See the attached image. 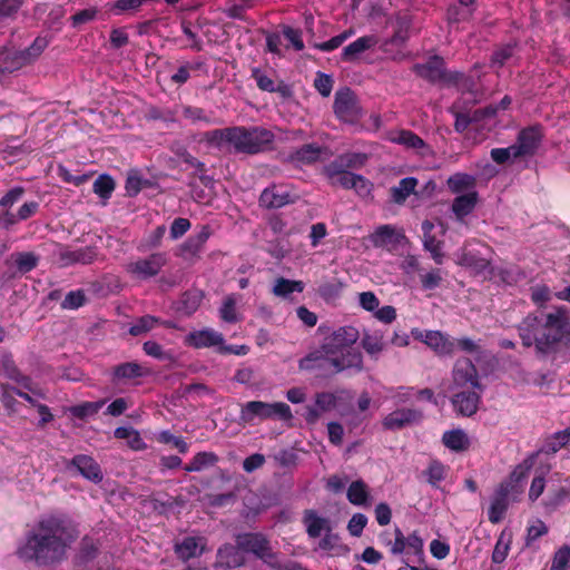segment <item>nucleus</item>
<instances>
[{"label":"nucleus","instance_id":"1","mask_svg":"<svg viewBox=\"0 0 570 570\" xmlns=\"http://www.w3.org/2000/svg\"><path fill=\"white\" fill-rule=\"evenodd\" d=\"M78 532L62 514L42 515L19 541L16 554L23 562L38 567L60 563L76 541Z\"/></svg>","mask_w":570,"mask_h":570},{"label":"nucleus","instance_id":"2","mask_svg":"<svg viewBox=\"0 0 570 570\" xmlns=\"http://www.w3.org/2000/svg\"><path fill=\"white\" fill-rule=\"evenodd\" d=\"M360 332L354 326H341L325 336L317 348L299 360L303 371L317 372L321 375H334L346 370H363L362 353L354 347Z\"/></svg>","mask_w":570,"mask_h":570},{"label":"nucleus","instance_id":"3","mask_svg":"<svg viewBox=\"0 0 570 570\" xmlns=\"http://www.w3.org/2000/svg\"><path fill=\"white\" fill-rule=\"evenodd\" d=\"M522 344H533L541 353H547L558 343L570 342V316L566 306L556 307L544 317L529 314L518 326Z\"/></svg>","mask_w":570,"mask_h":570},{"label":"nucleus","instance_id":"4","mask_svg":"<svg viewBox=\"0 0 570 570\" xmlns=\"http://www.w3.org/2000/svg\"><path fill=\"white\" fill-rule=\"evenodd\" d=\"M413 70L420 77L438 83L454 85L462 92H469L473 96V100L478 99L475 85L471 78L465 77L458 71H446L442 58L434 56L423 63H416Z\"/></svg>","mask_w":570,"mask_h":570},{"label":"nucleus","instance_id":"5","mask_svg":"<svg viewBox=\"0 0 570 570\" xmlns=\"http://www.w3.org/2000/svg\"><path fill=\"white\" fill-rule=\"evenodd\" d=\"M524 478V470L520 466L511 473L509 480L497 488L488 511L489 520L492 523H499L503 519L509 503L519 499L523 492Z\"/></svg>","mask_w":570,"mask_h":570},{"label":"nucleus","instance_id":"6","mask_svg":"<svg viewBox=\"0 0 570 570\" xmlns=\"http://www.w3.org/2000/svg\"><path fill=\"white\" fill-rule=\"evenodd\" d=\"M386 546H389L391 554L403 556L402 562L404 568L409 570H436L430 567L410 564L411 558H413L412 561H422L424 558V541L417 531H413L405 537L400 528H395L394 541L386 542Z\"/></svg>","mask_w":570,"mask_h":570},{"label":"nucleus","instance_id":"7","mask_svg":"<svg viewBox=\"0 0 570 570\" xmlns=\"http://www.w3.org/2000/svg\"><path fill=\"white\" fill-rule=\"evenodd\" d=\"M236 543L243 552H249L271 566L272 570H307L301 564L287 561L279 563L272 552L268 540L261 533H244L236 538Z\"/></svg>","mask_w":570,"mask_h":570},{"label":"nucleus","instance_id":"8","mask_svg":"<svg viewBox=\"0 0 570 570\" xmlns=\"http://www.w3.org/2000/svg\"><path fill=\"white\" fill-rule=\"evenodd\" d=\"M274 134L264 127H234L233 148L237 153L258 154L268 149Z\"/></svg>","mask_w":570,"mask_h":570},{"label":"nucleus","instance_id":"9","mask_svg":"<svg viewBox=\"0 0 570 570\" xmlns=\"http://www.w3.org/2000/svg\"><path fill=\"white\" fill-rule=\"evenodd\" d=\"M293 417L292 410L284 402L267 403L263 401H249L242 405L239 420L243 423L252 424L256 419L259 421L279 419L288 421Z\"/></svg>","mask_w":570,"mask_h":570},{"label":"nucleus","instance_id":"10","mask_svg":"<svg viewBox=\"0 0 570 570\" xmlns=\"http://www.w3.org/2000/svg\"><path fill=\"white\" fill-rule=\"evenodd\" d=\"M50 253L52 262L61 268H66L76 264H90L97 257L95 247L87 246L72 248L71 246L60 243H52Z\"/></svg>","mask_w":570,"mask_h":570},{"label":"nucleus","instance_id":"11","mask_svg":"<svg viewBox=\"0 0 570 570\" xmlns=\"http://www.w3.org/2000/svg\"><path fill=\"white\" fill-rule=\"evenodd\" d=\"M333 108L337 118L345 122L353 124L362 116L357 98L350 88L336 91Z\"/></svg>","mask_w":570,"mask_h":570},{"label":"nucleus","instance_id":"12","mask_svg":"<svg viewBox=\"0 0 570 570\" xmlns=\"http://www.w3.org/2000/svg\"><path fill=\"white\" fill-rule=\"evenodd\" d=\"M453 389H473L482 387L476 368L469 358H459L452 372Z\"/></svg>","mask_w":570,"mask_h":570},{"label":"nucleus","instance_id":"13","mask_svg":"<svg viewBox=\"0 0 570 570\" xmlns=\"http://www.w3.org/2000/svg\"><path fill=\"white\" fill-rule=\"evenodd\" d=\"M412 334L439 355H451L455 351L454 340L440 331H413Z\"/></svg>","mask_w":570,"mask_h":570},{"label":"nucleus","instance_id":"14","mask_svg":"<svg viewBox=\"0 0 570 570\" xmlns=\"http://www.w3.org/2000/svg\"><path fill=\"white\" fill-rule=\"evenodd\" d=\"M460 390L461 391L454 393L452 396L454 410L461 415L471 416L478 411L483 387H480V390Z\"/></svg>","mask_w":570,"mask_h":570},{"label":"nucleus","instance_id":"15","mask_svg":"<svg viewBox=\"0 0 570 570\" xmlns=\"http://www.w3.org/2000/svg\"><path fill=\"white\" fill-rule=\"evenodd\" d=\"M423 413L416 409H397L389 413L383 420L386 430H401L422 421Z\"/></svg>","mask_w":570,"mask_h":570},{"label":"nucleus","instance_id":"16","mask_svg":"<svg viewBox=\"0 0 570 570\" xmlns=\"http://www.w3.org/2000/svg\"><path fill=\"white\" fill-rule=\"evenodd\" d=\"M167 262L166 254L154 253L146 258L138 259L131 265V272L140 278L156 276Z\"/></svg>","mask_w":570,"mask_h":570},{"label":"nucleus","instance_id":"17","mask_svg":"<svg viewBox=\"0 0 570 570\" xmlns=\"http://www.w3.org/2000/svg\"><path fill=\"white\" fill-rule=\"evenodd\" d=\"M456 264L471 268L476 274L488 275L492 273L490 261L479 252L462 248L455 254Z\"/></svg>","mask_w":570,"mask_h":570},{"label":"nucleus","instance_id":"18","mask_svg":"<svg viewBox=\"0 0 570 570\" xmlns=\"http://www.w3.org/2000/svg\"><path fill=\"white\" fill-rule=\"evenodd\" d=\"M225 342L222 333L213 328H204L200 331H194L186 336V343L195 348H205L222 346Z\"/></svg>","mask_w":570,"mask_h":570},{"label":"nucleus","instance_id":"19","mask_svg":"<svg viewBox=\"0 0 570 570\" xmlns=\"http://www.w3.org/2000/svg\"><path fill=\"white\" fill-rule=\"evenodd\" d=\"M411 26V19L407 14H397L395 18V31L394 35L386 39L382 45L381 49L389 53L392 48H401L409 39V29Z\"/></svg>","mask_w":570,"mask_h":570},{"label":"nucleus","instance_id":"20","mask_svg":"<svg viewBox=\"0 0 570 570\" xmlns=\"http://www.w3.org/2000/svg\"><path fill=\"white\" fill-rule=\"evenodd\" d=\"M293 202L286 187L273 185L263 190L259 203L266 208H281Z\"/></svg>","mask_w":570,"mask_h":570},{"label":"nucleus","instance_id":"21","mask_svg":"<svg viewBox=\"0 0 570 570\" xmlns=\"http://www.w3.org/2000/svg\"><path fill=\"white\" fill-rule=\"evenodd\" d=\"M245 563V556L243 550L236 543L233 544H224L217 551L216 567L225 568V569H234L243 566Z\"/></svg>","mask_w":570,"mask_h":570},{"label":"nucleus","instance_id":"22","mask_svg":"<svg viewBox=\"0 0 570 570\" xmlns=\"http://www.w3.org/2000/svg\"><path fill=\"white\" fill-rule=\"evenodd\" d=\"M205 549L206 539L203 537H186L175 543V552L184 561L202 556Z\"/></svg>","mask_w":570,"mask_h":570},{"label":"nucleus","instance_id":"23","mask_svg":"<svg viewBox=\"0 0 570 570\" xmlns=\"http://www.w3.org/2000/svg\"><path fill=\"white\" fill-rule=\"evenodd\" d=\"M541 140V132L537 127L525 128L520 131L517 142L513 144L519 157L531 156L537 150Z\"/></svg>","mask_w":570,"mask_h":570},{"label":"nucleus","instance_id":"24","mask_svg":"<svg viewBox=\"0 0 570 570\" xmlns=\"http://www.w3.org/2000/svg\"><path fill=\"white\" fill-rule=\"evenodd\" d=\"M303 523L309 538H318L322 533L332 529L331 521L327 518L321 517L314 510H306L303 517Z\"/></svg>","mask_w":570,"mask_h":570},{"label":"nucleus","instance_id":"25","mask_svg":"<svg viewBox=\"0 0 570 570\" xmlns=\"http://www.w3.org/2000/svg\"><path fill=\"white\" fill-rule=\"evenodd\" d=\"M70 466L75 468L83 478L99 482L102 480V474L100 472L99 465L95 462V460L87 455H76Z\"/></svg>","mask_w":570,"mask_h":570},{"label":"nucleus","instance_id":"26","mask_svg":"<svg viewBox=\"0 0 570 570\" xmlns=\"http://www.w3.org/2000/svg\"><path fill=\"white\" fill-rule=\"evenodd\" d=\"M26 66L24 56L18 50H0V77L12 73Z\"/></svg>","mask_w":570,"mask_h":570},{"label":"nucleus","instance_id":"27","mask_svg":"<svg viewBox=\"0 0 570 570\" xmlns=\"http://www.w3.org/2000/svg\"><path fill=\"white\" fill-rule=\"evenodd\" d=\"M442 442L445 448L453 452L466 451L471 445L469 435L462 429L445 431L442 436Z\"/></svg>","mask_w":570,"mask_h":570},{"label":"nucleus","instance_id":"28","mask_svg":"<svg viewBox=\"0 0 570 570\" xmlns=\"http://www.w3.org/2000/svg\"><path fill=\"white\" fill-rule=\"evenodd\" d=\"M322 148L316 144H306L293 151L288 159L295 165H309L321 158Z\"/></svg>","mask_w":570,"mask_h":570},{"label":"nucleus","instance_id":"29","mask_svg":"<svg viewBox=\"0 0 570 570\" xmlns=\"http://www.w3.org/2000/svg\"><path fill=\"white\" fill-rule=\"evenodd\" d=\"M376 43L377 39L374 36L360 37L343 49L342 57L346 61H352L361 53L373 48Z\"/></svg>","mask_w":570,"mask_h":570},{"label":"nucleus","instance_id":"30","mask_svg":"<svg viewBox=\"0 0 570 570\" xmlns=\"http://www.w3.org/2000/svg\"><path fill=\"white\" fill-rule=\"evenodd\" d=\"M347 500L357 507H366L371 503V495L367 484L362 480L353 481L347 488Z\"/></svg>","mask_w":570,"mask_h":570},{"label":"nucleus","instance_id":"31","mask_svg":"<svg viewBox=\"0 0 570 570\" xmlns=\"http://www.w3.org/2000/svg\"><path fill=\"white\" fill-rule=\"evenodd\" d=\"M391 142L402 145L406 148L420 150L425 147V142L411 130H396L387 135Z\"/></svg>","mask_w":570,"mask_h":570},{"label":"nucleus","instance_id":"32","mask_svg":"<svg viewBox=\"0 0 570 570\" xmlns=\"http://www.w3.org/2000/svg\"><path fill=\"white\" fill-rule=\"evenodd\" d=\"M478 202L476 191H470L468 194L458 196L452 203V212L459 219L468 216L475 207Z\"/></svg>","mask_w":570,"mask_h":570},{"label":"nucleus","instance_id":"33","mask_svg":"<svg viewBox=\"0 0 570 570\" xmlns=\"http://www.w3.org/2000/svg\"><path fill=\"white\" fill-rule=\"evenodd\" d=\"M146 371L137 363L127 362L115 367L112 382L120 383L145 375Z\"/></svg>","mask_w":570,"mask_h":570},{"label":"nucleus","instance_id":"34","mask_svg":"<svg viewBox=\"0 0 570 570\" xmlns=\"http://www.w3.org/2000/svg\"><path fill=\"white\" fill-rule=\"evenodd\" d=\"M476 179L473 175L465 173H455L446 180L448 188L453 194L463 193L474 188Z\"/></svg>","mask_w":570,"mask_h":570},{"label":"nucleus","instance_id":"35","mask_svg":"<svg viewBox=\"0 0 570 570\" xmlns=\"http://www.w3.org/2000/svg\"><path fill=\"white\" fill-rule=\"evenodd\" d=\"M304 283L302 281H292L284 277L276 278L272 292L275 296L288 298L294 292L302 293L304 291Z\"/></svg>","mask_w":570,"mask_h":570},{"label":"nucleus","instance_id":"36","mask_svg":"<svg viewBox=\"0 0 570 570\" xmlns=\"http://www.w3.org/2000/svg\"><path fill=\"white\" fill-rule=\"evenodd\" d=\"M238 296L236 294L227 295L219 307V317L230 324H235L242 320L237 312Z\"/></svg>","mask_w":570,"mask_h":570},{"label":"nucleus","instance_id":"37","mask_svg":"<svg viewBox=\"0 0 570 570\" xmlns=\"http://www.w3.org/2000/svg\"><path fill=\"white\" fill-rule=\"evenodd\" d=\"M234 127L214 129L204 134V140L210 146L222 148L225 145L233 146Z\"/></svg>","mask_w":570,"mask_h":570},{"label":"nucleus","instance_id":"38","mask_svg":"<svg viewBox=\"0 0 570 570\" xmlns=\"http://www.w3.org/2000/svg\"><path fill=\"white\" fill-rule=\"evenodd\" d=\"M417 179L414 177H405L400 180L399 185L391 188V196L394 203L403 204L405 199L414 193Z\"/></svg>","mask_w":570,"mask_h":570},{"label":"nucleus","instance_id":"39","mask_svg":"<svg viewBox=\"0 0 570 570\" xmlns=\"http://www.w3.org/2000/svg\"><path fill=\"white\" fill-rule=\"evenodd\" d=\"M494 115L495 108H493V106L475 110L473 117H470L465 114H456L454 128L458 132H463L469 127L471 121L478 120L482 117H493Z\"/></svg>","mask_w":570,"mask_h":570},{"label":"nucleus","instance_id":"40","mask_svg":"<svg viewBox=\"0 0 570 570\" xmlns=\"http://www.w3.org/2000/svg\"><path fill=\"white\" fill-rule=\"evenodd\" d=\"M511 542H512L511 532L503 530L500 533V535L497 540V543L494 546L493 552H492V561L494 563H502L507 559L509 551H510Z\"/></svg>","mask_w":570,"mask_h":570},{"label":"nucleus","instance_id":"41","mask_svg":"<svg viewBox=\"0 0 570 570\" xmlns=\"http://www.w3.org/2000/svg\"><path fill=\"white\" fill-rule=\"evenodd\" d=\"M256 0L228 1L224 8V13L230 19L245 20L246 11L254 8Z\"/></svg>","mask_w":570,"mask_h":570},{"label":"nucleus","instance_id":"42","mask_svg":"<svg viewBox=\"0 0 570 570\" xmlns=\"http://www.w3.org/2000/svg\"><path fill=\"white\" fill-rule=\"evenodd\" d=\"M115 436L117 439L127 440L128 445L136 451L144 450L146 448V443L140 438L138 431L132 429L131 426H120L115 430Z\"/></svg>","mask_w":570,"mask_h":570},{"label":"nucleus","instance_id":"43","mask_svg":"<svg viewBox=\"0 0 570 570\" xmlns=\"http://www.w3.org/2000/svg\"><path fill=\"white\" fill-rule=\"evenodd\" d=\"M446 466L440 461L433 460L429 463L426 470L424 471V475L426 476V481L433 488H439L440 483L446 476Z\"/></svg>","mask_w":570,"mask_h":570},{"label":"nucleus","instance_id":"44","mask_svg":"<svg viewBox=\"0 0 570 570\" xmlns=\"http://www.w3.org/2000/svg\"><path fill=\"white\" fill-rule=\"evenodd\" d=\"M475 0H459V4L451 6L448 10V19L450 22H460L466 20L472 14L471 6Z\"/></svg>","mask_w":570,"mask_h":570},{"label":"nucleus","instance_id":"45","mask_svg":"<svg viewBox=\"0 0 570 570\" xmlns=\"http://www.w3.org/2000/svg\"><path fill=\"white\" fill-rule=\"evenodd\" d=\"M17 269L26 274L35 269L39 263V257L32 252H20L12 255Z\"/></svg>","mask_w":570,"mask_h":570},{"label":"nucleus","instance_id":"46","mask_svg":"<svg viewBox=\"0 0 570 570\" xmlns=\"http://www.w3.org/2000/svg\"><path fill=\"white\" fill-rule=\"evenodd\" d=\"M210 234L212 232L209 226H203L196 235L187 239V242L184 244V248L193 255L197 254L204 244L208 240Z\"/></svg>","mask_w":570,"mask_h":570},{"label":"nucleus","instance_id":"47","mask_svg":"<svg viewBox=\"0 0 570 570\" xmlns=\"http://www.w3.org/2000/svg\"><path fill=\"white\" fill-rule=\"evenodd\" d=\"M217 458L210 452H199L193 460L185 466L186 472H199L208 465L215 464Z\"/></svg>","mask_w":570,"mask_h":570},{"label":"nucleus","instance_id":"48","mask_svg":"<svg viewBox=\"0 0 570 570\" xmlns=\"http://www.w3.org/2000/svg\"><path fill=\"white\" fill-rule=\"evenodd\" d=\"M148 185V180L144 179L140 173L132 169L128 173L125 189L128 196L134 197Z\"/></svg>","mask_w":570,"mask_h":570},{"label":"nucleus","instance_id":"49","mask_svg":"<svg viewBox=\"0 0 570 570\" xmlns=\"http://www.w3.org/2000/svg\"><path fill=\"white\" fill-rule=\"evenodd\" d=\"M355 33L354 29L350 28L342 33L331 38L327 41L315 43L314 47L323 52H330L341 47L348 38Z\"/></svg>","mask_w":570,"mask_h":570},{"label":"nucleus","instance_id":"50","mask_svg":"<svg viewBox=\"0 0 570 570\" xmlns=\"http://www.w3.org/2000/svg\"><path fill=\"white\" fill-rule=\"evenodd\" d=\"M11 364V373L9 374V377L14 380L17 383H19L23 389L31 392L33 395L45 399V393L40 389H36L32 385V381L29 376L22 375L19 370L16 367L13 361H10Z\"/></svg>","mask_w":570,"mask_h":570},{"label":"nucleus","instance_id":"51","mask_svg":"<svg viewBox=\"0 0 570 570\" xmlns=\"http://www.w3.org/2000/svg\"><path fill=\"white\" fill-rule=\"evenodd\" d=\"M444 272L440 268H433L420 275L422 288L424 291H433L438 288L443 281Z\"/></svg>","mask_w":570,"mask_h":570},{"label":"nucleus","instance_id":"52","mask_svg":"<svg viewBox=\"0 0 570 570\" xmlns=\"http://www.w3.org/2000/svg\"><path fill=\"white\" fill-rule=\"evenodd\" d=\"M86 302L87 297L83 289L70 291L61 302V308L68 311L78 309L83 306Z\"/></svg>","mask_w":570,"mask_h":570},{"label":"nucleus","instance_id":"53","mask_svg":"<svg viewBox=\"0 0 570 570\" xmlns=\"http://www.w3.org/2000/svg\"><path fill=\"white\" fill-rule=\"evenodd\" d=\"M362 346L370 355H377L384 347L382 335L365 333L362 337Z\"/></svg>","mask_w":570,"mask_h":570},{"label":"nucleus","instance_id":"54","mask_svg":"<svg viewBox=\"0 0 570 570\" xmlns=\"http://www.w3.org/2000/svg\"><path fill=\"white\" fill-rule=\"evenodd\" d=\"M570 442V431L564 430L554 433L552 438H550L546 444H544V452L546 453H556L559 451L562 446L568 444Z\"/></svg>","mask_w":570,"mask_h":570},{"label":"nucleus","instance_id":"55","mask_svg":"<svg viewBox=\"0 0 570 570\" xmlns=\"http://www.w3.org/2000/svg\"><path fill=\"white\" fill-rule=\"evenodd\" d=\"M570 567V546L563 544L553 556L550 570H569Z\"/></svg>","mask_w":570,"mask_h":570},{"label":"nucleus","instance_id":"56","mask_svg":"<svg viewBox=\"0 0 570 570\" xmlns=\"http://www.w3.org/2000/svg\"><path fill=\"white\" fill-rule=\"evenodd\" d=\"M548 533V527L546 523L540 520L535 519L530 522V524L527 528V537H525V544L527 547H530L535 540L541 538L542 535Z\"/></svg>","mask_w":570,"mask_h":570},{"label":"nucleus","instance_id":"57","mask_svg":"<svg viewBox=\"0 0 570 570\" xmlns=\"http://www.w3.org/2000/svg\"><path fill=\"white\" fill-rule=\"evenodd\" d=\"M101 406L100 402H86L79 405L71 406L69 412L72 416L78 419L88 417L95 413H97L98 409Z\"/></svg>","mask_w":570,"mask_h":570},{"label":"nucleus","instance_id":"58","mask_svg":"<svg viewBox=\"0 0 570 570\" xmlns=\"http://www.w3.org/2000/svg\"><path fill=\"white\" fill-rule=\"evenodd\" d=\"M338 397V395H333L332 392H321L315 396V404L321 411L327 412L337 407Z\"/></svg>","mask_w":570,"mask_h":570},{"label":"nucleus","instance_id":"59","mask_svg":"<svg viewBox=\"0 0 570 570\" xmlns=\"http://www.w3.org/2000/svg\"><path fill=\"white\" fill-rule=\"evenodd\" d=\"M252 78L256 81L257 87L267 92H274L276 82L264 73L259 68L252 69Z\"/></svg>","mask_w":570,"mask_h":570},{"label":"nucleus","instance_id":"60","mask_svg":"<svg viewBox=\"0 0 570 570\" xmlns=\"http://www.w3.org/2000/svg\"><path fill=\"white\" fill-rule=\"evenodd\" d=\"M157 440L160 443L173 444V446H175L180 453H186L188 451V444L186 441L180 436H175L169 431H161L158 434Z\"/></svg>","mask_w":570,"mask_h":570},{"label":"nucleus","instance_id":"61","mask_svg":"<svg viewBox=\"0 0 570 570\" xmlns=\"http://www.w3.org/2000/svg\"><path fill=\"white\" fill-rule=\"evenodd\" d=\"M24 194V188L21 186H16L7 191L0 198V207L2 209H10L16 203H18Z\"/></svg>","mask_w":570,"mask_h":570},{"label":"nucleus","instance_id":"62","mask_svg":"<svg viewBox=\"0 0 570 570\" xmlns=\"http://www.w3.org/2000/svg\"><path fill=\"white\" fill-rule=\"evenodd\" d=\"M491 158L497 164H504L510 159L520 158L517 154L514 145H511L507 148H494L491 150Z\"/></svg>","mask_w":570,"mask_h":570},{"label":"nucleus","instance_id":"63","mask_svg":"<svg viewBox=\"0 0 570 570\" xmlns=\"http://www.w3.org/2000/svg\"><path fill=\"white\" fill-rule=\"evenodd\" d=\"M567 501H570V489L560 488L547 498L546 505L557 509Z\"/></svg>","mask_w":570,"mask_h":570},{"label":"nucleus","instance_id":"64","mask_svg":"<svg viewBox=\"0 0 570 570\" xmlns=\"http://www.w3.org/2000/svg\"><path fill=\"white\" fill-rule=\"evenodd\" d=\"M358 304L364 311L375 313L380 301L373 292L368 291L358 294Z\"/></svg>","mask_w":570,"mask_h":570}]
</instances>
